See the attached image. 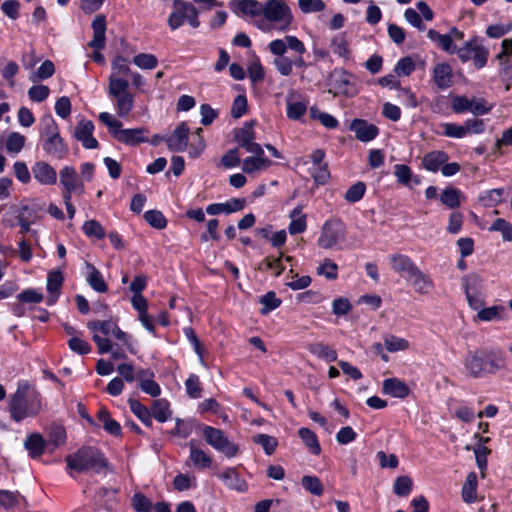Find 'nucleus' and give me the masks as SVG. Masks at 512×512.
Returning <instances> with one entry per match:
<instances>
[{"label": "nucleus", "instance_id": "obj_60", "mask_svg": "<svg viewBox=\"0 0 512 512\" xmlns=\"http://www.w3.org/2000/svg\"><path fill=\"white\" fill-rule=\"evenodd\" d=\"M415 70V63L409 56L402 57L394 67V72L398 76H409Z\"/></svg>", "mask_w": 512, "mask_h": 512}, {"label": "nucleus", "instance_id": "obj_22", "mask_svg": "<svg viewBox=\"0 0 512 512\" xmlns=\"http://www.w3.org/2000/svg\"><path fill=\"white\" fill-rule=\"evenodd\" d=\"M448 159L449 156L444 151H431L423 156L422 165L426 170L435 173L442 168L443 164H445Z\"/></svg>", "mask_w": 512, "mask_h": 512}, {"label": "nucleus", "instance_id": "obj_32", "mask_svg": "<svg viewBox=\"0 0 512 512\" xmlns=\"http://www.w3.org/2000/svg\"><path fill=\"white\" fill-rule=\"evenodd\" d=\"M408 281H411L415 291L419 294H428L434 287L431 278L420 269Z\"/></svg>", "mask_w": 512, "mask_h": 512}, {"label": "nucleus", "instance_id": "obj_44", "mask_svg": "<svg viewBox=\"0 0 512 512\" xmlns=\"http://www.w3.org/2000/svg\"><path fill=\"white\" fill-rule=\"evenodd\" d=\"M84 234L89 238L103 239L105 237V229L101 223L95 219L87 220L82 226Z\"/></svg>", "mask_w": 512, "mask_h": 512}, {"label": "nucleus", "instance_id": "obj_15", "mask_svg": "<svg viewBox=\"0 0 512 512\" xmlns=\"http://www.w3.org/2000/svg\"><path fill=\"white\" fill-rule=\"evenodd\" d=\"M254 130H237L233 136V140L244 148L247 152L253 153L256 156L263 155L262 147L254 141Z\"/></svg>", "mask_w": 512, "mask_h": 512}, {"label": "nucleus", "instance_id": "obj_47", "mask_svg": "<svg viewBox=\"0 0 512 512\" xmlns=\"http://www.w3.org/2000/svg\"><path fill=\"white\" fill-rule=\"evenodd\" d=\"M303 488L312 495L321 496L324 492V486L317 476L306 475L301 479Z\"/></svg>", "mask_w": 512, "mask_h": 512}, {"label": "nucleus", "instance_id": "obj_41", "mask_svg": "<svg viewBox=\"0 0 512 512\" xmlns=\"http://www.w3.org/2000/svg\"><path fill=\"white\" fill-rule=\"evenodd\" d=\"M190 447V459L194 465L200 468H208L212 464V459L202 449L195 446L193 441L189 443Z\"/></svg>", "mask_w": 512, "mask_h": 512}, {"label": "nucleus", "instance_id": "obj_3", "mask_svg": "<svg viewBox=\"0 0 512 512\" xmlns=\"http://www.w3.org/2000/svg\"><path fill=\"white\" fill-rule=\"evenodd\" d=\"M262 18L255 19L254 26L264 33L272 30L286 32L291 28L294 17L284 0H268L262 5Z\"/></svg>", "mask_w": 512, "mask_h": 512}, {"label": "nucleus", "instance_id": "obj_26", "mask_svg": "<svg viewBox=\"0 0 512 512\" xmlns=\"http://www.w3.org/2000/svg\"><path fill=\"white\" fill-rule=\"evenodd\" d=\"M218 477L224 484L233 490L244 491L246 490V483L240 478L238 472L234 468H227Z\"/></svg>", "mask_w": 512, "mask_h": 512}, {"label": "nucleus", "instance_id": "obj_37", "mask_svg": "<svg viewBox=\"0 0 512 512\" xmlns=\"http://www.w3.org/2000/svg\"><path fill=\"white\" fill-rule=\"evenodd\" d=\"M462 193L459 189L454 187L445 188L440 194V201L442 204L450 209L458 208L461 204L460 197Z\"/></svg>", "mask_w": 512, "mask_h": 512}, {"label": "nucleus", "instance_id": "obj_27", "mask_svg": "<svg viewBox=\"0 0 512 512\" xmlns=\"http://www.w3.org/2000/svg\"><path fill=\"white\" fill-rule=\"evenodd\" d=\"M88 271L86 280L90 287L95 290L98 293H105L108 291V285L106 284L105 280L103 279V276L101 272L92 264L87 263L86 264Z\"/></svg>", "mask_w": 512, "mask_h": 512}, {"label": "nucleus", "instance_id": "obj_53", "mask_svg": "<svg viewBox=\"0 0 512 512\" xmlns=\"http://www.w3.org/2000/svg\"><path fill=\"white\" fill-rule=\"evenodd\" d=\"M114 98L116 99V111L118 115L121 117L127 116L133 108V95L128 93Z\"/></svg>", "mask_w": 512, "mask_h": 512}, {"label": "nucleus", "instance_id": "obj_7", "mask_svg": "<svg viewBox=\"0 0 512 512\" xmlns=\"http://www.w3.org/2000/svg\"><path fill=\"white\" fill-rule=\"evenodd\" d=\"M346 235L345 225L339 219H332L325 222L322 227L318 245L324 249H330L336 244L344 241Z\"/></svg>", "mask_w": 512, "mask_h": 512}, {"label": "nucleus", "instance_id": "obj_13", "mask_svg": "<svg viewBox=\"0 0 512 512\" xmlns=\"http://www.w3.org/2000/svg\"><path fill=\"white\" fill-rule=\"evenodd\" d=\"M390 262L392 269L407 280L419 270L411 258L403 254L391 255Z\"/></svg>", "mask_w": 512, "mask_h": 512}, {"label": "nucleus", "instance_id": "obj_54", "mask_svg": "<svg viewBox=\"0 0 512 512\" xmlns=\"http://www.w3.org/2000/svg\"><path fill=\"white\" fill-rule=\"evenodd\" d=\"M490 232H500L504 241L512 240V224L503 218H497L489 227Z\"/></svg>", "mask_w": 512, "mask_h": 512}, {"label": "nucleus", "instance_id": "obj_16", "mask_svg": "<svg viewBox=\"0 0 512 512\" xmlns=\"http://www.w3.org/2000/svg\"><path fill=\"white\" fill-rule=\"evenodd\" d=\"M34 178L42 185H54L57 182L56 170L47 162L38 161L32 166Z\"/></svg>", "mask_w": 512, "mask_h": 512}, {"label": "nucleus", "instance_id": "obj_48", "mask_svg": "<svg viewBox=\"0 0 512 512\" xmlns=\"http://www.w3.org/2000/svg\"><path fill=\"white\" fill-rule=\"evenodd\" d=\"M129 83L127 80L111 75L109 78V94L112 97L128 94Z\"/></svg>", "mask_w": 512, "mask_h": 512}, {"label": "nucleus", "instance_id": "obj_10", "mask_svg": "<svg viewBox=\"0 0 512 512\" xmlns=\"http://www.w3.org/2000/svg\"><path fill=\"white\" fill-rule=\"evenodd\" d=\"M499 60V75L502 80L509 84L512 83V38L504 39L501 43V51L496 55Z\"/></svg>", "mask_w": 512, "mask_h": 512}, {"label": "nucleus", "instance_id": "obj_6", "mask_svg": "<svg viewBox=\"0 0 512 512\" xmlns=\"http://www.w3.org/2000/svg\"><path fill=\"white\" fill-rule=\"evenodd\" d=\"M457 55L462 63L472 61L475 68L480 70L487 65L489 49L481 38L473 37L458 48Z\"/></svg>", "mask_w": 512, "mask_h": 512}, {"label": "nucleus", "instance_id": "obj_2", "mask_svg": "<svg viewBox=\"0 0 512 512\" xmlns=\"http://www.w3.org/2000/svg\"><path fill=\"white\" fill-rule=\"evenodd\" d=\"M464 367L470 377L477 379L506 370L507 363L499 351L477 349L466 354Z\"/></svg>", "mask_w": 512, "mask_h": 512}, {"label": "nucleus", "instance_id": "obj_30", "mask_svg": "<svg viewBox=\"0 0 512 512\" xmlns=\"http://www.w3.org/2000/svg\"><path fill=\"white\" fill-rule=\"evenodd\" d=\"M128 405L132 413L147 427L153 426L152 414L150 409L143 405L140 401L129 398Z\"/></svg>", "mask_w": 512, "mask_h": 512}, {"label": "nucleus", "instance_id": "obj_29", "mask_svg": "<svg viewBox=\"0 0 512 512\" xmlns=\"http://www.w3.org/2000/svg\"><path fill=\"white\" fill-rule=\"evenodd\" d=\"M303 207L301 205L296 206L290 212V218L292 219L288 230L291 235L303 233L306 230V215L302 213Z\"/></svg>", "mask_w": 512, "mask_h": 512}, {"label": "nucleus", "instance_id": "obj_55", "mask_svg": "<svg viewBox=\"0 0 512 512\" xmlns=\"http://www.w3.org/2000/svg\"><path fill=\"white\" fill-rule=\"evenodd\" d=\"M366 191V185L362 181H358L348 188L344 195V199L349 203L360 201Z\"/></svg>", "mask_w": 512, "mask_h": 512}, {"label": "nucleus", "instance_id": "obj_24", "mask_svg": "<svg viewBox=\"0 0 512 512\" xmlns=\"http://www.w3.org/2000/svg\"><path fill=\"white\" fill-rule=\"evenodd\" d=\"M463 282L469 306L474 310H478L483 305V302L476 295L471 293V289L477 288L480 283V278L477 275H469L463 279Z\"/></svg>", "mask_w": 512, "mask_h": 512}, {"label": "nucleus", "instance_id": "obj_40", "mask_svg": "<svg viewBox=\"0 0 512 512\" xmlns=\"http://www.w3.org/2000/svg\"><path fill=\"white\" fill-rule=\"evenodd\" d=\"M308 350L310 353L316 355L319 358L325 359L328 362H333L337 359L336 351L322 342L310 344L308 346Z\"/></svg>", "mask_w": 512, "mask_h": 512}, {"label": "nucleus", "instance_id": "obj_8", "mask_svg": "<svg viewBox=\"0 0 512 512\" xmlns=\"http://www.w3.org/2000/svg\"><path fill=\"white\" fill-rule=\"evenodd\" d=\"M203 435L208 444L214 449L225 454L227 457H234L238 453V446L225 436L224 432L220 429L205 426Z\"/></svg>", "mask_w": 512, "mask_h": 512}, {"label": "nucleus", "instance_id": "obj_58", "mask_svg": "<svg viewBox=\"0 0 512 512\" xmlns=\"http://www.w3.org/2000/svg\"><path fill=\"white\" fill-rule=\"evenodd\" d=\"M247 72L253 84L259 83L265 77L264 67L258 58L248 64Z\"/></svg>", "mask_w": 512, "mask_h": 512}, {"label": "nucleus", "instance_id": "obj_21", "mask_svg": "<svg viewBox=\"0 0 512 512\" xmlns=\"http://www.w3.org/2000/svg\"><path fill=\"white\" fill-rule=\"evenodd\" d=\"M382 391L384 394L395 398L403 399L410 394L408 385L398 378H388L383 381Z\"/></svg>", "mask_w": 512, "mask_h": 512}, {"label": "nucleus", "instance_id": "obj_23", "mask_svg": "<svg viewBox=\"0 0 512 512\" xmlns=\"http://www.w3.org/2000/svg\"><path fill=\"white\" fill-rule=\"evenodd\" d=\"M46 445V441L39 433L29 434L24 441V447L31 458L40 457L44 453Z\"/></svg>", "mask_w": 512, "mask_h": 512}, {"label": "nucleus", "instance_id": "obj_11", "mask_svg": "<svg viewBox=\"0 0 512 512\" xmlns=\"http://www.w3.org/2000/svg\"><path fill=\"white\" fill-rule=\"evenodd\" d=\"M263 3L258 0H230L229 8L238 17L257 18L261 16Z\"/></svg>", "mask_w": 512, "mask_h": 512}, {"label": "nucleus", "instance_id": "obj_36", "mask_svg": "<svg viewBox=\"0 0 512 512\" xmlns=\"http://www.w3.org/2000/svg\"><path fill=\"white\" fill-rule=\"evenodd\" d=\"M202 130H193L188 132V148L191 157H197L205 148V142L201 135Z\"/></svg>", "mask_w": 512, "mask_h": 512}, {"label": "nucleus", "instance_id": "obj_31", "mask_svg": "<svg viewBox=\"0 0 512 512\" xmlns=\"http://www.w3.org/2000/svg\"><path fill=\"white\" fill-rule=\"evenodd\" d=\"M97 418L102 423L106 432L116 437L121 435L122 429L120 424L112 419L110 412L105 407L99 410Z\"/></svg>", "mask_w": 512, "mask_h": 512}, {"label": "nucleus", "instance_id": "obj_39", "mask_svg": "<svg viewBox=\"0 0 512 512\" xmlns=\"http://www.w3.org/2000/svg\"><path fill=\"white\" fill-rule=\"evenodd\" d=\"M310 117L313 120H317L325 128H336L338 126L337 119L316 106H312L309 110Z\"/></svg>", "mask_w": 512, "mask_h": 512}, {"label": "nucleus", "instance_id": "obj_64", "mask_svg": "<svg viewBox=\"0 0 512 512\" xmlns=\"http://www.w3.org/2000/svg\"><path fill=\"white\" fill-rule=\"evenodd\" d=\"M311 176L317 185L326 184L330 178L328 164L323 163L321 165L314 166L311 172Z\"/></svg>", "mask_w": 512, "mask_h": 512}, {"label": "nucleus", "instance_id": "obj_14", "mask_svg": "<svg viewBox=\"0 0 512 512\" xmlns=\"http://www.w3.org/2000/svg\"><path fill=\"white\" fill-rule=\"evenodd\" d=\"M91 26L93 29V38L89 41L88 46L96 50H102L106 42V16L97 15L92 21Z\"/></svg>", "mask_w": 512, "mask_h": 512}, {"label": "nucleus", "instance_id": "obj_45", "mask_svg": "<svg viewBox=\"0 0 512 512\" xmlns=\"http://www.w3.org/2000/svg\"><path fill=\"white\" fill-rule=\"evenodd\" d=\"M259 302L263 305V307L260 309V313L262 315H267L271 311L278 308L282 303L281 299L276 296L274 291H269L264 294L260 298Z\"/></svg>", "mask_w": 512, "mask_h": 512}, {"label": "nucleus", "instance_id": "obj_63", "mask_svg": "<svg viewBox=\"0 0 512 512\" xmlns=\"http://www.w3.org/2000/svg\"><path fill=\"white\" fill-rule=\"evenodd\" d=\"M132 507L136 512H152L151 501L142 493H135L132 497Z\"/></svg>", "mask_w": 512, "mask_h": 512}, {"label": "nucleus", "instance_id": "obj_61", "mask_svg": "<svg viewBox=\"0 0 512 512\" xmlns=\"http://www.w3.org/2000/svg\"><path fill=\"white\" fill-rule=\"evenodd\" d=\"M185 387L190 398L198 399L201 397L202 387L197 375L191 374L185 381Z\"/></svg>", "mask_w": 512, "mask_h": 512}, {"label": "nucleus", "instance_id": "obj_56", "mask_svg": "<svg viewBox=\"0 0 512 512\" xmlns=\"http://www.w3.org/2000/svg\"><path fill=\"white\" fill-rule=\"evenodd\" d=\"M384 345L385 348L392 353L406 350L409 347L407 340L395 335H386L384 337Z\"/></svg>", "mask_w": 512, "mask_h": 512}, {"label": "nucleus", "instance_id": "obj_25", "mask_svg": "<svg viewBox=\"0 0 512 512\" xmlns=\"http://www.w3.org/2000/svg\"><path fill=\"white\" fill-rule=\"evenodd\" d=\"M394 175L397 182L405 186L413 187L421 182L418 176H413L411 168L405 164H396L394 166Z\"/></svg>", "mask_w": 512, "mask_h": 512}, {"label": "nucleus", "instance_id": "obj_62", "mask_svg": "<svg viewBox=\"0 0 512 512\" xmlns=\"http://www.w3.org/2000/svg\"><path fill=\"white\" fill-rule=\"evenodd\" d=\"M337 271L338 265L330 259H324L317 269L318 274L324 275L328 280H335L338 276Z\"/></svg>", "mask_w": 512, "mask_h": 512}, {"label": "nucleus", "instance_id": "obj_35", "mask_svg": "<svg viewBox=\"0 0 512 512\" xmlns=\"http://www.w3.org/2000/svg\"><path fill=\"white\" fill-rule=\"evenodd\" d=\"M298 435L313 455H319L321 453V446L317 435L311 429L301 427L298 430Z\"/></svg>", "mask_w": 512, "mask_h": 512}, {"label": "nucleus", "instance_id": "obj_49", "mask_svg": "<svg viewBox=\"0 0 512 512\" xmlns=\"http://www.w3.org/2000/svg\"><path fill=\"white\" fill-rule=\"evenodd\" d=\"M26 138L18 132L9 134L5 148L9 154H18L25 145Z\"/></svg>", "mask_w": 512, "mask_h": 512}, {"label": "nucleus", "instance_id": "obj_19", "mask_svg": "<svg viewBox=\"0 0 512 512\" xmlns=\"http://www.w3.org/2000/svg\"><path fill=\"white\" fill-rule=\"evenodd\" d=\"M245 207V199L232 198L225 203H213L207 206L206 212L209 215H218L220 213H234L241 211Z\"/></svg>", "mask_w": 512, "mask_h": 512}, {"label": "nucleus", "instance_id": "obj_28", "mask_svg": "<svg viewBox=\"0 0 512 512\" xmlns=\"http://www.w3.org/2000/svg\"><path fill=\"white\" fill-rule=\"evenodd\" d=\"M189 130H174L172 134L167 135L166 143L171 151H184L188 149Z\"/></svg>", "mask_w": 512, "mask_h": 512}, {"label": "nucleus", "instance_id": "obj_52", "mask_svg": "<svg viewBox=\"0 0 512 512\" xmlns=\"http://www.w3.org/2000/svg\"><path fill=\"white\" fill-rule=\"evenodd\" d=\"M66 441V430L60 425L51 427L48 440L46 441L47 446L52 445L53 449L63 445Z\"/></svg>", "mask_w": 512, "mask_h": 512}, {"label": "nucleus", "instance_id": "obj_1", "mask_svg": "<svg viewBox=\"0 0 512 512\" xmlns=\"http://www.w3.org/2000/svg\"><path fill=\"white\" fill-rule=\"evenodd\" d=\"M43 398L35 385L21 380L8 402L10 417L15 422L36 417L42 410Z\"/></svg>", "mask_w": 512, "mask_h": 512}, {"label": "nucleus", "instance_id": "obj_46", "mask_svg": "<svg viewBox=\"0 0 512 512\" xmlns=\"http://www.w3.org/2000/svg\"><path fill=\"white\" fill-rule=\"evenodd\" d=\"M331 48L333 52L342 58H349L350 49L348 42L346 40L345 34H337L331 40Z\"/></svg>", "mask_w": 512, "mask_h": 512}, {"label": "nucleus", "instance_id": "obj_12", "mask_svg": "<svg viewBox=\"0 0 512 512\" xmlns=\"http://www.w3.org/2000/svg\"><path fill=\"white\" fill-rule=\"evenodd\" d=\"M452 35L459 38L463 37V33L456 27H452L448 34H441L434 29H429L427 32V37L448 54L457 53L458 50L457 46L453 42Z\"/></svg>", "mask_w": 512, "mask_h": 512}, {"label": "nucleus", "instance_id": "obj_38", "mask_svg": "<svg viewBox=\"0 0 512 512\" xmlns=\"http://www.w3.org/2000/svg\"><path fill=\"white\" fill-rule=\"evenodd\" d=\"M504 189L496 188L485 191L479 196V201L484 207H493L504 201Z\"/></svg>", "mask_w": 512, "mask_h": 512}, {"label": "nucleus", "instance_id": "obj_50", "mask_svg": "<svg viewBox=\"0 0 512 512\" xmlns=\"http://www.w3.org/2000/svg\"><path fill=\"white\" fill-rule=\"evenodd\" d=\"M413 481L409 476L403 475L395 479L393 492L399 497H406L410 494Z\"/></svg>", "mask_w": 512, "mask_h": 512}, {"label": "nucleus", "instance_id": "obj_17", "mask_svg": "<svg viewBox=\"0 0 512 512\" xmlns=\"http://www.w3.org/2000/svg\"><path fill=\"white\" fill-rule=\"evenodd\" d=\"M63 282L64 276L60 270H53L48 273L46 288L49 296L47 298V305L51 306L57 302Z\"/></svg>", "mask_w": 512, "mask_h": 512}, {"label": "nucleus", "instance_id": "obj_51", "mask_svg": "<svg viewBox=\"0 0 512 512\" xmlns=\"http://www.w3.org/2000/svg\"><path fill=\"white\" fill-rule=\"evenodd\" d=\"M253 442L259 444L267 455H272L278 445V440L267 434H257L253 437Z\"/></svg>", "mask_w": 512, "mask_h": 512}, {"label": "nucleus", "instance_id": "obj_9", "mask_svg": "<svg viewBox=\"0 0 512 512\" xmlns=\"http://www.w3.org/2000/svg\"><path fill=\"white\" fill-rule=\"evenodd\" d=\"M112 137L118 142L136 146L140 143L150 142L153 146L159 145L163 140L166 141L167 135L155 134L151 140L145 135L146 130H109Z\"/></svg>", "mask_w": 512, "mask_h": 512}, {"label": "nucleus", "instance_id": "obj_20", "mask_svg": "<svg viewBox=\"0 0 512 512\" xmlns=\"http://www.w3.org/2000/svg\"><path fill=\"white\" fill-rule=\"evenodd\" d=\"M453 72L448 63H438L433 68V81L441 89H447L452 85Z\"/></svg>", "mask_w": 512, "mask_h": 512}, {"label": "nucleus", "instance_id": "obj_5", "mask_svg": "<svg viewBox=\"0 0 512 512\" xmlns=\"http://www.w3.org/2000/svg\"><path fill=\"white\" fill-rule=\"evenodd\" d=\"M167 23L173 31L179 29L184 23H188L196 29L200 26L199 11L191 2L174 0L173 11L170 13Z\"/></svg>", "mask_w": 512, "mask_h": 512}, {"label": "nucleus", "instance_id": "obj_43", "mask_svg": "<svg viewBox=\"0 0 512 512\" xmlns=\"http://www.w3.org/2000/svg\"><path fill=\"white\" fill-rule=\"evenodd\" d=\"M132 63L142 70H152L157 67L158 59L154 54L139 53L133 57Z\"/></svg>", "mask_w": 512, "mask_h": 512}, {"label": "nucleus", "instance_id": "obj_34", "mask_svg": "<svg viewBox=\"0 0 512 512\" xmlns=\"http://www.w3.org/2000/svg\"><path fill=\"white\" fill-rule=\"evenodd\" d=\"M477 475L475 472H470L462 487V499L465 503H473L477 500Z\"/></svg>", "mask_w": 512, "mask_h": 512}, {"label": "nucleus", "instance_id": "obj_42", "mask_svg": "<svg viewBox=\"0 0 512 512\" xmlns=\"http://www.w3.org/2000/svg\"><path fill=\"white\" fill-rule=\"evenodd\" d=\"M81 181L75 168L71 166H65L60 171V183L63 188H69L75 190V186Z\"/></svg>", "mask_w": 512, "mask_h": 512}, {"label": "nucleus", "instance_id": "obj_33", "mask_svg": "<svg viewBox=\"0 0 512 512\" xmlns=\"http://www.w3.org/2000/svg\"><path fill=\"white\" fill-rule=\"evenodd\" d=\"M151 414L158 422H166L172 415L170 404L166 399L154 400L151 405Z\"/></svg>", "mask_w": 512, "mask_h": 512}, {"label": "nucleus", "instance_id": "obj_59", "mask_svg": "<svg viewBox=\"0 0 512 512\" xmlns=\"http://www.w3.org/2000/svg\"><path fill=\"white\" fill-rule=\"evenodd\" d=\"M512 30L510 23H495L486 28V35L492 39H499Z\"/></svg>", "mask_w": 512, "mask_h": 512}, {"label": "nucleus", "instance_id": "obj_57", "mask_svg": "<svg viewBox=\"0 0 512 512\" xmlns=\"http://www.w3.org/2000/svg\"><path fill=\"white\" fill-rule=\"evenodd\" d=\"M145 221L156 229H164L167 226V220L159 210H149L144 213Z\"/></svg>", "mask_w": 512, "mask_h": 512}, {"label": "nucleus", "instance_id": "obj_4", "mask_svg": "<svg viewBox=\"0 0 512 512\" xmlns=\"http://www.w3.org/2000/svg\"><path fill=\"white\" fill-rule=\"evenodd\" d=\"M67 469L78 473L92 470L95 473L102 472L108 467V460L96 447L83 446L75 453L65 457Z\"/></svg>", "mask_w": 512, "mask_h": 512}, {"label": "nucleus", "instance_id": "obj_18", "mask_svg": "<svg viewBox=\"0 0 512 512\" xmlns=\"http://www.w3.org/2000/svg\"><path fill=\"white\" fill-rule=\"evenodd\" d=\"M43 149L59 159L63 158L68 152V147L58 132L47 135L43 143Z\"/></svg>", "mask_w": 512, "mask_h": 512}]
</instances>
